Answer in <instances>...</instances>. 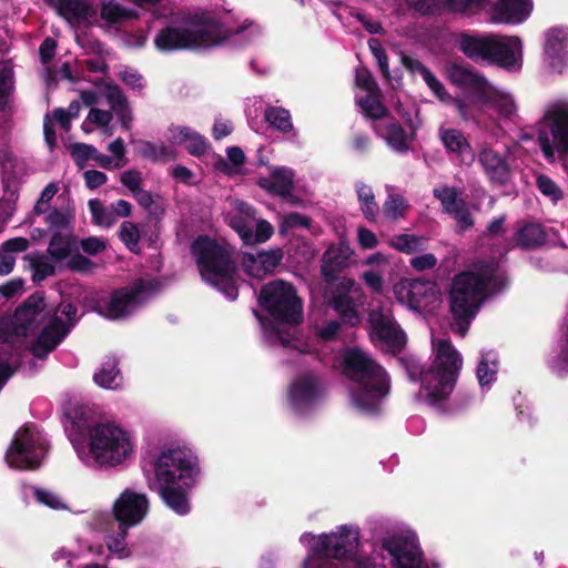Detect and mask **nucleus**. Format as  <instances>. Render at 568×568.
I'll use <instances>...</instances> for the list:
<instances>
[{"mask_svg":"<svg viewBox=\"0 0 568 568\" xmlns=\"http://www.w3.org/2000/svg\"><path fill=\"white\" fill-rule=\"evenodd\" d=\"M227 161L231 165L227 164L226 161L220 159L216 163V168L224 171L227 174H232L237 171V168L242 165L245 161V155L242 149L237 146H231L227 149Z\"/></svg>","mask_w":568,"mask_h":568,"instance_id":"6e6d98bb","label":"nucleus"},{"mask_svg":"<svg viewBox=\"0 0 568 568\" xmlns=\"http://www.w3.org/2000/svg\"><path fill=\"white\" fill-rule=\"evenodd\" d=\"M546 240L545 232L538 224H526L517 232V242L523 247H535Z\"/></svg>","mask_w":568,"mask_h":568,"instance_id":"c03bdc74","label":"nucleus"},{"mask_svg":"<svg viewBox=\"0 0 568 568\" xmlns=\"http://www.w3.org/2000/svg\"><path fill=\"white\" fill-rule=\"evenodd\" d=\"M149 511V500L144 494L125 489L114 500L112 515L121 526L133 527L140 524Z\"/></svg>","mask_w":568,"mask_h":568,"instance_id":"4be33fe9","label":"nucleus"},{"mask_svg":"<svg viewBox=\"0 0 568 568\" xmlns=\"http://www.w3.org/2000/svg\"><path fill=\"white\" fill-rule=\"evenodd\" d=\"M75 247L77 239L73 233L53 234L47 252L53 261L60 262L70 256Z\"/></svg>","mask_w":568,"mask_h":568,"instance_id":"72a5a7b5","label":"nucleus"},{"mask_svg":"<svg viewBox=\"0 0 568 568\" xmlns=\"http://www.w3.org/2000/svg\"><path fill=\"white\" fill-rule=\"evenodd\" d=\"M343 288L342 293L335 294L331 301L333 308L341 315L344 322L354 326L361 322V317L356 311L355 304L345 291L353 285L352 281H343L339 284Z\"/></svg>","mask_w":568,"mask_h":568,"instance_id":"2f4dec72","label":"nucleus"},{"mask_svg":"<svg viewBox=\"0 0 568 568\" xmlns=\"http://www.w3.org/2000/svg\"><path fill=\"white\" fill-rule=\"evenodd\" d=\"M95 148L89 144L77 143L71 145V155L80 168H84L87 162L92 159Z\"/></svg>","mask_w":568,"mask_h":568,"instance_id":"052dcab7","label":"nucleus"},{"mask_svg":"<svg viewBox=\"0 0 568 568\" xmlns=\"http://www.w3.org/2000/svg\"><path fill=\"white\" fill-rule=\"evenodd\" d=\"M71 118L64 109H55L52 115L47 114L43 122V132L47 144L50 148L55 145V134L53 130V122L60 124L64 131H69L71 126Z\"/></svg>","mask_w":568,"mask_h":568,"instance_id":"4c0bfd02","label":"nucleus"},{"mask_svg":"<svg viewBox=\"0 0 568 568\" xmlns=\"http://www.w3.org/2000/svg\"><path fill=\"white\" fill-rule=\"evenodd\" d=\"M57 10L70 24L83 27L98 21L97 9L84 0H59Z\"/></svg>","mask_w":568,"mask_h":568,"instance_id":"a878e982","label":"nucleus"},{"mask_svg":"<svg viewBox=\"0 0 568 568\" xmlns=\"http://www.w3.org/2000/svg\"><path fill=\"white\" fill-rule=\"evenodd\" d=\"M362 112L373 121L374 131L389 149L398 153L409 149L415 134L410 112L398 106L394 113H389L375 98L362 102Z\"/></svg>","mask_w":568,"mask_h":568,"instance_id":"ddd939ff","label":"nucleus"},{"mask_svg":"<svg viewBox=\"0 0 568 568\" xmlns=\"http://www.w3.org/2000/svg\"><path fill=\"white\" fill-rule=\"evenodd\" d=\"M79 459L89 467L115 468L134 456L133 435L115 422H99L79 426L71 435Z\"/></svg>","mask_w":568,"mask_h":568,"instance_id":"20e7f679","label":"nucleus"},{"mask_svg":"<svg viewBox=\"0 0 568 568\" xmlns=\"http://www.w3.org/2000/svg\"><path fill=\"white\" fill-rule=\"evenodd\" d=\"M371 338L384 352L397 353L406 344V334L396 323L390 310H374L369 313Z\"/></svg>","mask_w":568,"mask_h":568,"instance_id":"aec40b11","label":"nucleus"},{"mask_svg":"<svg viewBox=\"0 0 568 568\" xmlns=\"http://www.w3.org/2000/svg\"><path fill=\"white\" fill-rule=\"evenodd\" d=\"M93 378L95 384L109 389H115L122 384V377L114 361L103 363Z\"/></svg>","mask_w":568,"mask_h":568,"instance_id":"58836bf2","label":"nucleus"},{"mask_svg":"<svg viewBox=\"0 0 568 568\" xmlns=\"http://www.w3.org/2000/svg\"><path fill=\"white\" fill-rule=\"evenodd\" d=\"M538 142L545 158L555 162V154L568 156V102L551 104L538 128Z\"/></svg>","mask_w":568,"mask_h":568,"instance_id":"4468645a","label":"nucleus"},{"mask_svg":"<svg viewBox=\"0 0 568 568\" xmlns=\"http://www.w3.org/2000/svg\"><path fill=\"white\" fill-rule=\"evenodd\" d=\"M114 516L112 517L108 511H94L89 520V526L95 531H103L111 526H114Z\"/></svg>","mask_w":568,"mask_h":568,"instance_id":"e2e57ef3","label":"nucleus"},{"mask_svg":"<svg viewBox=\"0 0 568 568\" xmlns=\"http://www.w3.org/2000/svg\"><path fill=\"white\" fill-rule=\"evenodd\" d=\"M294 173L290 169L281 168L273 171L270 178L262 179L260 185L281 196H288L293 186Z\"/></svg>","mask_w":568,"mask_h":568,"instance_id":"473e14b6","label":"nucleus"},{"mask_svg":"<svg viewBox=\"0 0 568 568\" xmlns=\"http://www.w3.org/2000/svg\"><path fill=\"white\" fill-rule=\"evenodd\" d=\"M382 547L396 568H427L416 534L409 528H399L386 536Z\"/></svg>","mask_w":568,"mask_h":568,"instance_id":"6ab92c4d","label":"nucleus"},{"mask_svg":"<svg viewBox=\"0 0 568 568\" xmlns=\"http://www.w3.org/2000/svg\"><path fill=\"white\" fill-rule=\"evenodd\" d=\"M201 277L207 284L219 288L230 300L237 296L235 264L230 247L209 236H199L191 245Z\"/></svg>","mask_w":568,"mask_h":568,"instance_id":"1a4fd4ad","label":"nucleus"},{"mask_svg":"<svg viewBox=\"0 0 568 568\" xmlns=\"http://www.w3.org/2000/svg\"><path fill=\"white\" fill-rule=\"evenodd\" d=\"M88 205L95 225L110 227L115 223V215L112 209L106 207L100 200H90Z\"/></svg>","mask_w":568,"mask_h":568,"instance_id":"de8ad7c7","label":"nucleus"},{"mask_svg":"<svg viewBox=\"0 0 568 568\" xmlns=\"http://www.w3.org/2000/svg\"><path fill=\"white\" fill-rule=\"evenodd\" d=\"M13 89V72L9 65L0 68V108L6 104L7 98Z\"/></svg>","mask_w":568,"mask_h":568,"instance_id":"13d9d810","label":"nucleus"},{"mask_svg":"<svg viewBox=\"0 0 568 568\" xmlns=\"http://www.w3.org/2000/svg\"><path fill=\"white\" fill-rule=\"evenodd\" d=\"M74 219L73 211L70 209L65 210H51L44 221L48 225V230L53 234L73 233L72 222Z\"/></svg>","mask_w":568,"mask_h":568,"instance_id":"f704fd0d","label":"nucleus"},{"mask_svg":"<svg viewBox=\"0 0 568 568\" xmlns=\"http://www.w3.org/2000/svg\"><path fill=\"white\" fill-rule=\"evenodd\" d=\"M531 11V0H498L491 9V20L496 23L519 24Z\"/></svg>","mask_w":568,"mask_h":568,"instance_id":"393cba45","label":"nucleus"},{"mask_svg":"<svg viewBox=\"0 0 568 568\" xmlns=\"http://www.w3.org/2000/svg\"><path fill=\"white\" fill-rule=\"evenodd\" d=\"M505 284L506 277L494 262L475 264L455 275L449 290L453 329L464 336L483 300Z\"/></svg>","mask_w":568,"mask_h":568,"instance_id":"39448f33","label":"nucleus"},{"mask_svg":"<svg viewBox=\"0 0 568 568\" xmlns=\"http://www.w3.org/2000/svg\"><path fill=\"white\" fill-rule=\"evenodd\" d=\"M354 250L346 243H341L338 246L329 247L324 254V261L329 263L335 268H342L347 265L354 256Z\"/></svg>","mask_w":568,"mask_h":568,"instance_id":"49530a36","label":"nucleus"},{"mask_svg":"<svg viewBox=\"0 0 568 568\" xmlns=\"http://www.w3.org/2000/svg\"><path fill=\"white\" fill-rule=\"evenodd\" d=\"M221 40V26L211 17H194L161 29L154 47L161 52L204 49Z\"/></svg>","mask_w":568,"mask_h":568,"instance_id":"9d476101","label":"nucleus"},{"mask_svg":"<svg viewBox=\"0 0 568 568\" xmlns=\"http://www.w3.org/2000/svg\"><path fill=\"white\" fill-rule=\"evenodd\" d=\"M458 48L474 61L496 63L507 70H519L523 64V42L515 36L463 34L459 38Z\"/></svg>","mask_w":568,"mask_h":568,"instance_id":"9b49d317","label":"nucleus"},{"mask_svg":"<svg viewBox=\"0 0 568 568\" xmlns=\"http://www.w3.org/2000/svg\"><path fill=\"white\" fill-rule=\"evenodd\" d=\"M356 240L363 250H373L378 245V239L375 233L364 226L357 227Z\"/></svg>","mask_w":568,"mask_h":568,"instance_id":"0e129e2a","label":"nucleus"},{"mask_svg":"<svg viewBox=\"0 0 568 568\" xmlns=\"http://www.w3.org/2000/svg\"><path fill=\"white\" fill-rule=\"evenodd\" d=\"M260 302L275 322L268 326L263 323L267 339L301 353L308 352L307 345L296 337L295 326L303 320V302L294 286L281 280L270 282L262 288Z\"/></svg>","mask_w":568,"mask_h":568,"instance_id":"0eeeda50","label":"nucleus"},{"mask_svg":"<svg viewBox=\"0 0 568 568\" xmlns=\"http://www.w3.org/2000/svg\"><path fill=\"white\" fill-rule=\"evenodd\" d=\"M412 6L420 14H435L443 7L449 9V3L446 0H414Z\"/></svg>","mask_w":568,"mask_h":568,"instance_id":"bf43d9fd","label":"nucleus"},{"mask_svg":"<svg viewBox=\"0 0 568 568\" xmlns=\"http://www.w3.org/2000/svg\"><path fill=\"white\" fill-rule=\"evenodd\" d=\"M517 150L518 144L514 141L501 149L497 144H484L478 151V162L493 182L504 184L510 176V161Z\"/></svg>","mask_w":568,"mask_h":568,"instance_id":"412c9836","label":"nucleus"},{"mask_svg":"<svg viewBox=\"0 0 568 568\" xmlns=\"http://www.w3.org/2000/svg\"><path fill=\"white\" fill-rule=\"evenodd\" d=\"M537 185L539 191L550 197L551 201L557 202L561 199V191L556 185V183L546 175H539L537 178Z\"/></svg>","mask_w":568,"mask_h":568,"instance_id":"680f3d73","label":"nucleus"},{"mask_svg":"<svg viewBox=\"0 0 568 568\" xmlns=\"http://www.w3.org/2000/svg\"><path fill=\"white\" fill-rule=\"evenodd\" d=\"M263 28L260 23L252 19H244L236 28L223 31L221 29L220 43L227 37L244 36L246 39H254L261 36Z\"/></svg>","mask_w":568,"mask_h":568,"instance_id":"09e8293b","label":"nucleus"},{"mask_svg":"<svg viewBox=\"0 0 568 568\" xmlns=\"http://www.w3.org/2000/svg\"><path fill=\"white\" fill-rule=\"evenodd\" d=\"M119 236L124 245L133 253L139 252V242L141 231L139 226L132 222H123L120 227Z\"/></svg>","mask_w":568,"mask_h":568,"instance_id":"864d4df0","label":"nucleus"},{"mask_svg":"<svg viewBox=\"0 0 568 568\" xmlns=\"http://www.w3.org/2000/svg\"><path fill=\"white\" fill-rule=\"evenodd\" d=\"M166 139L172 146L183 145L192 155H201L207 149L206 140L187 126H170L166 131Z\"/></svg>","mask_w":568,"mask_h":568,"instance_id":"c85d7f7f","label":"nucleus"},{"mask_svg":"<svg viewBox=\"0 0 568 568\" xmlns=\"http://www.w3.org/2000/svg\"><path fill=\"white\" fill-rule=\"evenodd\" d=\"M139 153L152 161H170L175 156L172 145H165L164 143L142 142L139 146Z\"/></svg>","mask_w":568,"mask_h":568,"instance_id":"37998d69","label":"nucleus"},{"mask_svg":"<svg viewBox=\"0 0 568 568\" xmlns=\"http://www.w3.org/2000/svg\"><path fill=\"white\" fill-rule=\"evenodd\" d=\"M393 294L400 305L423 316L435 314L443 305L440 288L432 281L400 278L393 285Z\"/></svg>","mask_w":568,"mask_h":568,"instance_id":"2eb2a0df","label":"nucleus"},{"mask_svg":"<svg viewBox=\"0 0 568 568\" xmlns=\"http://www.w3.org/2000/svg\"><path fill=\"white\" fill-rule=\"evenodd\" d=\"M434 195L440 201L444 210L454 216L460 229H467L473 224L470 214L455 189L439 186L434 190Z\"/></svg>","mask_w":568,"mask_h":568,"instance_id":"bb28decb","label":"nucleus"},{"mask_svg":"<svg viewBox=\"0 0 568 568\" xmlns=\"http://www.w3.org/2000/svg\"><path fill=\"white\" fill-rule=\"evenodd\" d=\"M497 372V355L491 351L481 353L480 361L476 372L480 387L484 388L490 385L496 379Z\"/></svg>","mask_w":568,"mask_h":568,"instance_id":"e433bc0d","label":"nucleus"},{"mask_svg":"<svg viewBox=\"0 0 568 568\" xmlns=\"http://www.w3.org/2000/svg\"><path fill=\"white\" fill-rule=\"evenodd\" d=\"M47 452L45 439L33 425L19 428L6 453L11 468L34 469L39 467Z\"/></svg>","mask_w":568,"mask_h":568,"instance_id":"dca6fc26","label":"nucleus"},{"mask_svg":"<svg viewBox=\"0 0 568 568\" xmlns=\"http://www.w3.org/2000/svg\"><path fill=\"white\" fill-rule=\"evenodd\" d=\"M34 497L40 504L51 509L59 510L67 508L64 500L52 490L44 488H36Z\"/></svg>","mask_w":568,"mask_h":568,"instance_id":"4d7b16f0","label":"nucleus"},{"mask_svg":"<svg viewBox=\"0 0 568 568\" xmlns=\"http://www.w3.org/2000/svg\"><path fill=\"white\" fill-rule=\"evenodd\" d=\"M389 245L399 252L412 254L425 247L426 239L410 234H399L390 239Z\"/></svg>","mask_w":568,"mask_h":568,"instance_id":"a18cd8bd","label":"nucleus"},{"mask_svg":"<svg viewBox=\"0 0 568 568\" xmlns=\"http://www.w3.org/2000/svg\"><path fill=\"white\" fill-rule=\"evenodd\" d=\"M363 264L371 267L362 274L365 284L373 292L383 293L385 284L384 270L389 264V256L382 252H376L367 256Z\"/></svg>","mask_w":568,"mask_h":568,"instance_id":"7c9ffc66","label":"nucleus"},{"mask_svg":"<svg viewBox=\"0 0 568 568\" xmlns=\"http://www.w3.org/2000/svg\"><path fill=\"white\" fill-rule=\"evenodd\" d=\"M103 97L106 99L112 110H115L128 102L122 91L116 85H106L103 90Z\"/></svg>","mask_w":568,"mask_h":568,"instance_id":"69168bd1","label":"nucleus"},{"mask_svg":"<svg viewBox=\"0 0 568 568\" xmlns=\"http://www.w3.org/2000/svg\"><path fill=\"white\" fill-rule=\"evenodd\" d=\"M439 139L448 153L455 154L456 158L467 165L474 161V152L467 139L457 129L439 128Z\"/></svg>","mask_w":568,"mask_h":568,"instance_id":"cd10ccee","label":"nucleus"},{"mask_svg":"<svg viewBox=\"0 0 568 568\" xmlns=\"http://www.w3.org/2000/svg\"><path fill=\"white\" fill-rule=\"evenodd\" d=\"M339 366L352 382L349 397L354 408L367 414L377 412L390 389L386 371L357 347L343 353Z\"/></svg>","mask_w":568,"mask_h":568,"instance_id":"423d86ee","label":"nucleus"},{"mask_svg":"<svg viewBox=\"0 0 568 568\" xmlns=\"http://www.w3.org/2000/svg\"><path fill=\"white\" fill-rule=\"evenodd\" d=\"M409 69L422 77L432 93L443 103H454L458 114L465 121L477 120L485 108H494L501 118L510 119L516 113L514 99L506 92L493 87L475 70L452 64L446 75L449 82L463 90V94L453 98L440 80L419 61H410Z\"/></svg>","mask_w":568,"mask_h":568,"instance_id":"f03ea898","label":"nucleus"},{"mask_svg":"<svg viewBox=\"0 0 568 568\" xmlns=\"http://www.w3.org/2000/svg\"><path fill=\"white\" fill-rule=\"evenodd\" d=\"M356 192L363 214L368 221H375L378 213V205L375 201L372 187L364 183H357Z\"/></svg>","mask_w":568,"mask_h":568,"instance_id":"79ce46f5","label":"nucleus"},{"mask_svg":"<svg viewBox=\"0 0 568 568\" xmlns=\"http://www.w3.org/2000/svg\"><path fill=\"white\" fill-rule=\"evenodd\" d=\"M409 205L399 194H390L383 204V213L389 220H398L406 215Z\"/></svg>","mask_w":568,"mask_h":568,"instance_id":"8fccbe9b","label":"nucleus"},{"mask_svg":"<svg viewBox=\"0 0 568 568\" xmlns=\"http://www.w3.org/2000/svg\"><path fill=\"white\" fill-rule=\"evenodd\" d=\"M545 54L552 67H559L568 57V29L551 28L546 34Z\"/></svg>","mask_w":568,"mask_h":568,"instance_id":"c756f323","label":"nucleus"},{"mask_svg":"<svg viewBox=\"0 0 568 568\" xmlns=\"http://www.w3.org/2000/svg\"><path fill=\"white\" fill-rule=\"evenodd\" d=\"M282 257L283 254L281 250L244 253L242 257V267L247 276L262 280L277 267Z\"/></svg>","mask_w":568,"mask_h":568,"instance_id":"b1692460","label":"nucleus"},{"mask_svg":"<svg viewBox=\"0 0 568 568\" xmlns=\"http://www.w3.org/2000/svg\"><path fill=\"white\" fill-rule=\"evenodd\" d=\"M323 388L314 375L297 378L291 386L288 400L296 413H305L322 396Z\"/></svg>","mask_w":568,"mask_h":568,"instance_id":"5701e85b","label":"nucleus"},{"mask_svg":"<svg viewBox=\"0 0 568 568\" xmlns=\"http://www.w3.org/2000/svg\"><path fill=\"white\" fill-rule=\"evenodd\" d=\"M266 121L282 132H290L293 129L290 112L282 108H268L265 111Z\"/></svg>","mask_w":568,"mask_h":568,"instance_id":"3c124183","label":"nucleus"},{"mask_svg":"<svg viewBox=\"0 0 568 568\" xmlns=\"http://www.w3.org/2000/svg\"><path fill=\"white\" fill-rule=\"evenodd\" d=\"M101 17L108 22L115 23L131 17V11L123 8L119 3L109 0L103 2L101 8Z\"/></svg>","mask_w":568,"mask_h":568,"instance_id":"5fc2aeb1","label":"nucleus"},{"mask_svg":"<svg viewBox=\"0 0 568 568\" xmlns=\"http://www.w3.org/2000/svg\"><path fill=\"white\" fill-rule=\"evenodd\" d=\"M52 258L42 254L30 255L29 261L33 270V280L41 282L54 273Z\"/></svg>","mask_w":568,"mask_h":568,"instance_id":"603ef678","label":"nucleus"},{"mask_svg":"<svg viewBox=\"0 0 568 568\" xmlns=\"http://www.w3.org/2000/svg\"><path fill=\"white\" fill-rule=\"evenodd\" d=\"M153 282L140 280L132 286L114 291L98 303L99 313L110 320H119L130 315L148 301L155 291Z\"/></svg>","mask_w":568,"mask_h":568,"instance_id":"f3484780","label":"nucleus"},{"mask_svg":"<svg viewBox=\"0 0 568 568\" xmlns=\"http://www.w3.org/2000/svg\"><path fill=\"white\" fill-rule=\"evenodd\" d=\"M302 568H349V567L344 564H341V562L328 561L323 558H315L313 555H306V557L302 561Z\"/></svg>","mask_w":568,"mask_h":568,"instance_id":"774afa93","label":"nucleus"},{"mask_svg":"<svg viewBox=\"0 0 568 568\" xmlns=\"http://www.w3.org/2000/svg\"><path fill=\"white\" fill-rule=\"evenodd\" d=\"M300 541L307 548V555H313L315 558H348L355 562L357 568H385L384 565L376 562L375 557L363 559L357 556L359 531L354 526H341L331 534L305 532L301 536Z\"/></svg>","mask_w":568,"mask_h":568,"instance_id":"f8f14e48","label":"nucleus"},{"mask_svg":"<svg viewBox=\"0 0 568 568\" xmlns=\"http://www.w3.org/2000/svg\"><path fill=\"white\" fill-rule=\"evenodd\" d=\"M355 82L356 85L365 92V97H357V104L361 109L362 102L368 101L371 98H375L377 101H381L379 89L366 68H358L356 70Z\"/></svg>","mask_w":568,"mask_h":568,"instance_id":"ea45409f","label":"nucleus"},{"mask_svg":"<svg viewBox=\"0 0 568 568\" xmlns=\"http://www.w3.org/2000/svg\"><path fill=\"white\" fill-rule=\"evenodd\" d=\"M120 180H121L122 184L125 187H128V190L131 192L132 195L142 189L141 187L142 176H141V173L138 171H134V170L124 171L121 174Z\"/></svg>","mask_w":568,"mask_h":568,"instance_id":"338daca9","label":"nucleus"},{"mask_svg":"<svg viewBox=\"0 0 568 568\" xmlns=\"http://www.w3.org/2000/svg\"><path fill=\"white\" fill-rule=\"evenodd\" d=\"M433 362L427 368L408 367L410 378L419 375V399L430 406H439L453 393L463 357L448 338L432 337Z\"/></svg>","mask_w":568,"mask_h":568,"instance_id":"6e6552de","label":"nucleus"},{"mask_svg":"<svg viewBox=\"0 0 568 568\" xmlns=\"http://www.w3.org/2000/svg\"><path fill=\"white\" fill-rule=\"evenodd\" d=\"M111 121L112 113L110 111L92 108L85 120L82 122L81 128L85 133H91L95 128H100L106 134H111V130L109 128Z\"/></svg>","mask_w":568,"mask_h":568,"instance_id":"a19ab883","label":"nucleus"},{"mask_svg":"<svg viewBox=\"0 0 568 568\" xmlns=\"http://www.w3.org/2000/svg\"><path fill=\"white\" fill-rule=\"evenodd\" d=\"M75 322L77 307L71 303L62 302L54 307L47 304L42 294L29 296L11 320L0 324V388L14 371L12 348L36 336L31 352L43 358L65 338Z\"/></svg>","mask_w":568,"mask_h":568,"instance_id":"f257e3e1","label":"nucleus"},{"mask_svg":"<svg viewBox=\"0 0 568 568\" xmlns=\"http://www.w3.org/2000/svg\"><path fill=\"white\" fill-rule=\"evenodd\" d=\"M128 528L125 526L118 525V530L108 532L104 537L105 546L112 556L119 559H126L131 556V549L126 542Z\"/></svg>","mask_w":568,"mask_h":568,"instance_id":"c9c22d12","label":"nucleus"},{"mask_svg":"<svg viewBox=\"0 0 568 568\" xmlns=\"http://www.w3.org/2000/svg\"><path fill=\"white\" fill-rule=\"evenodd\" d=\"M200 474L196 456L187 448L170 445L163 447L149 476V486L156 490L165 505L178 515L190 511L187 489Z\"/></svg>","mask_w":568,"mask_h":568,"instance_id":"7ed1b4c3","label":"nucleus"},{"mask_svg":"<svg viewBox=\"0 0 568 568\" xmlns=\"http://www.w3.org/2000/svg\"><path fill=\"white\" fill-rule=\"evenodd\" d=\"M227 220L231 227L247 245L264 243L273 234L272 225L265 220H257L254 211L239 200L230 201Z\"/></svg>","mask_w":568,"mask_h":568,"instance_id":"a211bd4d","label":"nucleus"}]
</instances>
